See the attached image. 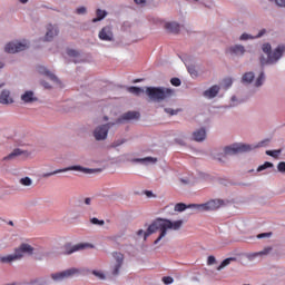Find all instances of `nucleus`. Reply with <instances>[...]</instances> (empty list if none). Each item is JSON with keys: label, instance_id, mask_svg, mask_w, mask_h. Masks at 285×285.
Returning <instances> with one entry per match:
<instances>
[{"label": "nucleus", "instance_id": "obj_1", "mask_svg": "<svg viewBox=\"0 0 285 285\" xmlns=\"http://www.w3.org/2000/svg\"><path fill=\"white\" fill-rule=\"evenodd\" d=\"M183 226V220H168L164 218H157L151 224H149L147 232H144L142 229H139L136 235L141 236L144 234V239H147V237H150V235L160 232L157 239L154 240V245H158L161 239L166 236V233L168 229L171 230H178Z\"/></svg>", "mask_w": 285, "mask_h": 285}, {"label": "nucleus", "instance_id": "obj_2", "mask_svg": "<svg viewBox=\"0 0 285 285\" xmlns=\"http://www.w3.org/2000/svg\"><path fill=\"white\" fill-rule=\"evenodd\" d=\"M263 51L264 53H267V59L265 58H261V65H273V63H277L278 60H281V58L283 57V53H285V46L284 45H279L277 48H275L274 51H272V45L269 43H265L263 45Z\"/></svg>", "mask_w": 285, "mask_h": 285}, {"label": "nucleus", "instance_id": "obj_3", "mask_svg": "<svg viewBox=\"0 0 285 285\" xmlns=\"http://www.w3.org/2000/svg\"><path fill=\"white\" fill-rule=\"evenodd\" d=\"M145 94H147L151 101H164L166 98L171 97L174 95V91L169 88L148 87L145 90Z\"/></svg>", "mask_w": 285, "mask_h": 285}, {"label": "nucleus", "instance_id": "obj_4", "mask_svg": "<svg viewBox=\"0 0 285 285\" xmlns=\"http://www.w3.org/2000/svg\"><path fill=\"white\" fill-rule=\"evenodd\" d=\"M266 141H261L258 145L234 144L224 148L225 155H237L240 153L253 151L255 148H262Z\"/></svg>", "mask_w": 285, "mask_h": 285}, {"label": "nucleus", "instance_id": "obj_5", "mask_svg": "<svg viewBox=\"0 0 285 285\" xmlns=\"http://www.w3.org/2000/svg\"><path fill=\"white\" fill-rule=\"evenodd\" d=\"M33 252V247L30 246L29 244H21L20 248L16 249V253L10 254L8 256L4 257H0V263L2 264H11L16 261H19L23 257L24 253H29L32 254Z\"/></svg>", "mask_w": 285, "mask_h": 285}, {"label": "nucleus", "instance_id": "obj_6", "mask_svg": "<svg viewBox=\"0 0 285 285\" xmlns=\"http://www.w3.org/2000/svg\"><path fill=\"white\" fill-rule=\"evenodd\" d=\"M224 206V200L214 199L203 204H189V207H194L198 213L215 212Z\"/></svg>", "mask_w": 285, "mask_h": 285}, {"label": "nucleus", "instance_id": "obj_7", "mask_svg": "<svg viewBox=\"0 0 285 285\" xmlns=\"http://www.w3.org/2000/svg\"><path fill=\"white\" fill-rule=\"evenodd\" d=\"M111 256L115 258V264H111L110 273L112 276L117 277L120 273V268H122L125 256L119 252H112Z\"/></svg>", "mask_w": 285, "mask_h": 285}, {"label": "nucleus", "instance_id": "obj_8", "mask_svg": "<svg viewBox=\"0 0 285 285\" xmlns=\"http://www.w3.org/2000/svg\"><path fill=\"white\" fill-rule=\"evenodd\" d=\"M29 48V42L27 40L17 41V42H9L4 47V52L7 53H19L24 51Z\"/></svg>", "mask_w": 285, "mask_h": 285}, {"label": "nucleus", "instance_id": "obj_9", "mask_svg": "<svg viewBox=\"0 0 285 285\" xmlns=\"http://www.w3.org/2000/svg\"><path fill=\"white\" fill-rule=\"evenodd\" d=\"M79 274H80L79 268L71 267V268H69L65 272L51 274V278H52V281L60 282V281H65V279L70 278V277L78 276Z\"/></svg>", "mask_w": 285, "mask_h": 285}, {"label": "nucleus", "instance_id": "obj_10", "mask_svg": "<svg viewBox=\"0 0 285 285\" xmlns=\"http://www.w3.org/2000/svg\"><path fill=\"white\" fill-rule=\"evenodd\" d=\"M67 171H80V173H85V174H90L92 171V169L83 168L82 166H70L65 169H56L52 173H45L42 175V177L50 178L53 175L67 173Z\"/></svg>", "mask_w": 285, "mask_h": 285}, {"label": "nucleus", "instance_id": "obj_11", "mask_svg": "<svg viewBox=\"0 0 285 285\" xmlns=\"http://www.w3.org/2000/svg\"><path fill=\"white\" fill-rule=\"evenodd\" d=\"M114 122H108L107 125H101L97 127L94 131V137L97 139V141L105 140L107 138V135L109 132V129L114 126Z\"/></svg>", "mask_w": 285, "mask_h": 285}, {"label": "nucleus", "instance_id": "obj_12", "mask_svg": "<svg viewBox=\"0 0 285 285\" xmlns=\"http://www.w3.org/2000/svg\"><path fill=\"white\" fill-rule=\"evenodd\" d=\"M98 38L101 41H106V42H111L115 40L114 37V31L111 30L110 26H107L105 28L101 29V31H99L98 33Z\"/></svg>", "mask_w": 285, "mask_h": 285}, {"label": "nucleus", "instance_id": "obj_13", "mask_svg": "<svg viewBox=\"0 0 285 285\" xmlns=\"http://www.w3.org/2000/svg\"><path fill=\"white\" fill-rule=\"evenodd\" d=\"M91 247L89 244H77V245H70L66 244L65 245V255H72L76 252L83 250L85 248Z\"/></svg>", "mask_w": 285, "mask_h": 285}, {"label": "nucleus", "instance_id": "obj_14", "mask_svg": "<svg viewBox=\"0 0 285 285\" xmlns=\"http://www.w3.org/2000/svg\"><path fill=\"white\" fill-rule=\"evenodd\" d=\"M139 118V112L138 111H128L119 119H117L116 124H122L124 121H129V120H137Z\"/></svg>", "mask_w": 285, "mask_h": 285}, {"label": "nucleus", "instance_id": "obj_15", "mask_svg": "<svg viewBox=\"0 0 285 285\" xmlns=\"http://www.w3.org/2000/svg\"><path fill=\"white\" fill-rule=\"evenodd\" d=\"M57 36H59V29L56 26L48 24L47 35L45 36V40L51 41Z\"/></svg>", "mask_w": 285, "mask_h": 285}, {"label": "nucleus", "instance_id": "obj_16", "mask_svg": "<svg viewBox=\"0 0 285 285\" xmlns=\"http://www.w3.org/2000/svg\"><path fill=\"white\" fill-rule=\"evenodd\" d=\"M219 90H220L219 86L218 85H214L209 89L204 91L203 96H205L207 99H213V98L217 97Z\"/></svg>", "mask_w": 285, "mask_h": 285}, {"label": "nucleus", "instance_id": "obj_17", "mask_svg": "<svg viewBox=\"0 0 285 285\" xmlns=\"http://www.w3.org/2000/svg\"><path fill=\"white\" fill-rule=\"evenodd\" d=\"M13 102H14V100L11 98L10 91L3 90L2 94H0V104L10 105Z\"/></svg>", "mask_w": 285, "mask_h": 285}, {"label": "nucleus", "instance_id": "obj_18", "mask_svg": "<svg viewBox=\"0 0 285 285\" xmlns=\"http://www.w3.org/2000/svg\"><path fill=\"white\" fill-rule=\"evenodd\" d=\"M21 101H24V104H32L38 101V98L35 97L33 91H26L24 95H21Z\"/></svg>", "mask_w": 285, "mask_h": 285}, {"label": "nucleus", "instance_id": "obj_19", "mask_svg": "<svg viewBox=\"0 0 285 285\" xmlns=\"http://www.w3.org/2000/svg\"><path fill=\"white\" fill-rule=\"evenodd\" d=\"M272 252V247H265L264 250L257 252V253H252L247 255V258L250 261L262 257V256H267Z\"/></svg>", "mask_w": 285, "mask_h": 285}, {"label": "nucleus", "instance_id": "obj_20", "mask_svg": "<svg viewBox=\"0 0 285 285\" xmlns=\"http://www.w3.org/2000/svg\"><path fill=\"white\" fill-rule=\"evenodd\" d=\"M38 72L42 73L45 76H47L49 79H51V81H58V78L56 77L55 73H52L51 71H49L46 67L43 66H39L38 67Z\"/></svg>", "mask_w": 285, "mask_h": 285}, {"label": "nucleus", "instance_id": "obj_21", "mask_svg": "<svg viewBox=\"0 0 285 285\" xmlns=\"http://www.w3.org/2000/svg\"><path fill=\"white\" fill-rule=\"evenodd\" d=\"M206 138V130L205 129H198L193 132V139L194 141H204Z\"/></svg>", "mask_w": 285, "mask_h": 285}, {"label": "nucleus", "instance_id": "obj_22", "mask_svg": "<svg viewBox=\"0 0 285 285\" xmlns=\"http://www.w3.org/2000/svg\"><path fill=\"white\" fill-rule=\"evenodd\" d=\"M165 29L169 33H178L179 31V23L176 22H166L165 23Z\"/></svg>", "mask_w": 285, "mask_h": 285}, {"label": "nucleus", "instance_id": "obj_23", "mask_svg": "<svg viewBox=\"0 0 285 285\" xmlns=\"http://www.w3.org/2000/svg\"><path fill=\"white\" fill-rule=\"evenodd\" d=\"M229 52L236 56H243L245 53V47L240 45H236L229 48Z\"/></svg>", "mask_w": 285, "mask_h": 285}, {"label": "nucleus", "instance_id": "obj_24", "mask_svg": "<svg viewBox=\"0 0 285 285\" xmlns=\"http://www.w3.org/2000/svg\"><path fill=\"white\" fill-rule=\"evenodd\" d=\"M190 205H186L185 203H177L175 205V212L176 213H183L184 210H187L188 208H195V207H189Z\"/></svg>", "mask_w": 285, "mask_h": 285}, {"label": "nucleus", "instance_id": "obj_25", "mask_svg": "<svg viewBox=\"0 0 285 285\" xmlns=\"http://www.w3.org/2000/svg\"><path fill=\"white\" fill-rule=\"evenodd\" d=\"M107 17V12L105 10H97V18L92 19V23H97L99 21H101L102 19H105Z\"/></svg>", "mask_w": 285, "mask_h": 285}, {"label": "nucleus", "instance_id": "obj_26", "mask_svg": "<svg viewBox=\"0 0 285 285\" xmlns=\"http://www.w3.org/2000/svg\"><path fill=\"white\" fill-rule=\"evenodd\" d=\"M254 72H246L245 75H243L242 81L243 83H252L254 81Z\"/></svg>", "mask_w": 285, "mask_h": 285}, {"label": "nucleus", "instance_id": "obj_27", "mask_svg": "<svg viewBox=\"0 0 285 285\" xmlns=\"http://www.w3.org/2000/svg\"><path fill=\"white\" fill-rule=\"evenodd\" d=\"M23 153L21 151V149H13V151L11 154H9L7 157L3 158L4 161L7 160H12L16 157H19L20 155H22Z\"/></svg>", "mask_w": 285, "mask_h": 285}, {"label": "nucleus", "instance_id": "obj_28", "mask_svg": "<svg viewBox=\"0 0 285 285\" xmlns=\"http://www.w3.org/2000/svg\"><path fill=\"white\" fill-rule=\"evenodd\" d=\"M236 257H228L226 259L223 261V263H220V265L218 266L217 271H222L224 267H227L228 265L232 264V262H235Z\"/></svg>", "mask_w": 285, "mask_h": 285}, {"label": "nucleus", "instance_id": "obj_29", "mask_svg": "<svg viewBox=\"0 0 285 285\" xmlns=\"http://www.w3.org/2000/svg\"><path fill=\"white\" fill-rule=\"evenodd\" d=\"M128 92L135 96H140L141 94H144V90L138 87H130L128 88Z\"/></svg>", "mask_w": 285, "mask_h": 285}, {"label": "nucleus", "instance_id": "obj_30", "mask_svg": "<svg viewBox=\"0 0 285 285\" xmlns=\"http://www.w3.org/2000/svg\"><path fill=\"white\" fill-rule=\"evenodd\" d=\"M265 154L268 155V156H271V157H273V158H275V159H277L278 156L282 154V149H277V150H267Z\"/></svg>", "mask_w": 285, "mask_h": 285}, {"label": "nucleus", "instance_id": "obj_31", "mask_svg": "<svg viewBox=\"0 0 285 285\" xmlns=\"http://www.w3.org/2000/svg\"><path fill=\"white\" fill-rule=\"evenodd\" d=\"M20 184L21 186H26V187L32 186V179H30V177L21 178Z\"/></svg>", "mask_w": 285, "mask_h": 285}, {"label": "nucleus", "instance_id": "obj_32", "mask_svg": "<svg viewBox=\"0 0 285 285\" xmlns=\"http://www.w3.org/2000/svg\"><path fill=\"white\" fill-rule=\"evenodd\" d=\"M273 167H274L273 163H268V161L264 163V165L258 167V173H262V171L266 170L267 168H273Z\"/></svg>", "mask_w": 285, "mask_h": 285}, {"label": "nucleus", "instance_id": "obj_33", "mask_svg": "<svg viewBox=\"0 0 285 285\" xmlns=\"http://www.w3.org/2000/svg\"><path fill=\"white\" fill-rule=\"evenodd\" d=\"M264 79H265L264 72H261L258 79H256V88H259L263 86Z\"/></svg>", "mask_w": 285, "mask_h": 285}, {"label": "nucleus", "instance_id": "obj_34", "mask_svg": "<svg viewBox=\"0 0 285 285\" xmlns=\"http://www.w3.org/2000/svg\"><path fill=\"white\" fill-rule=\"evenodd\" d=\"M90 224L98 225V226H105V220H99L97 217H94L90 219Z\"/></svg>", "mask_w": 285, "mask_h": 285}, {"label": "nucleus", "instance_id": "obj_35", "mask_svg": "<svg viewBox=\"0 0 285 285\" xmlns=\"http://www.w3.org/2000/svg\"><path fill=\"white\" fill-rule=\"evenodd\" d=\"M187 70H188V73H189L191 77H197V70H196V67H195V66H188V67H187Z\"/></svg>", "mask_w": 285, "mask_h": 285}, {"label": "nucleus", "instance_id": "obj_36", "mask_svg": "<svg viewBox=\"0 0 285 285\" xmlns=\"http://www.w3.org/2000/svg\"><path fill=\"white\" fill-rule=\"evenodd\" d=\"M92 274H94L95 277H98L101 281L106 279V275L102 272L94 271Z\"/></svg>", "mask_w": 285, "mask_h": 285}, {"label": "nucleus", "instance_id": "obj_37", "mask_svg": "<svg viewBox=\"0 0 285 285\" xmlns=\"http://www.w3.org/2000/svg\"><path fill=\"white\" fill-rule=\"evenodd\" d=\"M161 282H163V284H165V285H169V284H173V283H174V278L170 277V276H166V277H163V278H161Z\"/></svg>", "mask_w": 285, "mask_h": 285}, {"label": "nucleus", "instance_id": "obj_38", "mask_svg": "<svg viewBox=\"0 0 285 285\" xmlns=\"http://www.w3.org/2000/svg\"><path fill=\"white\" fill-rule=\"evenodd\" d=\"M179 111H180L179 109L174 110L173 108H165V112H166L167 115H170V116H175V115H177Z\"/></svg>", "mask_w": 285, "mask_h": 285}, {"label": "nucleus", "instance_id": "obj_39", "mask_svg": "<svg viewBox=\"0 0 285 285\" xmlns=\"http://www.w3.org/2000/svg\"><path fill=\"white\" fill-rule=\"evenodd\" d=\"M170 83L174 87H179V86H181V80H179V78H173V79H170Z\"/></svg>", "mask_w": 285, "mask_h": 285}, {"label": "nucleus", "instance_id": "obj_40", "mask_svg": "<svg viewBox=\"0 0 285 285\" xmlns=\"http://www.w3.org/2000/svg\"><path fill=\"white\" fill-rule=\"evenodd\" d=\"M232 85H233L232 78H225V79H224V87H225V89L230 88Z\"/></svg>", "mask_w": 285, "mask_h": 285}, {"label": "nucleus", "instance_id": "obj_41", "mask_svg": "<svg viewBox=\"0 0 285 285\" xmlns=\"http://www.w3.org/2000/svg\"><path fill=\"white\" fill-rule=\"evenodd\" d=\"M277 170L278 173L285 174V161L278 163Z\"/></svg>", "mask_w": 285, "mask_h": 285}, {"label": "nucleus", "instance_id": "obj_42", "mask_svg": "<svg viewBox=\"0 0 285 285\" xmlns=\"http://www.w3.org/2000/svg\"><path fill=\"white\" fill-rule=\"evenodd\" d=\"M216 258L214 256L207 257V265L212 266L216 263Z\"/></svg>", "mask_w": 285, "mask_h": 285}, {"label": "nucleus", "instance_id": "obj_43", "mask_svg": "<svg viewBox=\"0 0 285 285\" xmlns=\"http://www.w3.org/2000/svg\"><path fill=\"white\" fill-rule=\"evenodd\" d=\"M67 55H68V57H78L79 53H78V51L70 49L67 51Z\"/></svg>", "mask_w": 285, "mask_h": 285}, {"label": "nucleus", "instance_id": "obj_44", "mask_svg": "<svg viewBox=\"0 0 285 285\" xmlns=\"http://www.w3.org/2000/svg\"><path fill=\"white\" fill-rule=\"evenodd\" d=\"M267 237H272V233L258 234V236H257L258 239H263V238H267Z\"/></svg>", "mask_w": 285, "mask_h": 285}, {"label": "nucleus", "instance_id": "obj_45", "mask_svg": "<svg viewBox=\"0 0 285 285\" xmlns=\"http://www.w3.org/2000/svg\"><path fill=\"white\" fill-rule=\"evenodd\" d=\"M77 14H83L87 12V9L85 7L77 8L76 10Z\"/></svg>", "mask_w": 285, "mask_h": 285}, {"label": "nucleus", "instance_id": "obj_46", "mask_svg": "<svg viewBox=\"0 0 285 285\" xmlns=\"http://www.w3.org/2000/svg\"><path fill=\"white\" fill-rule=\"evenodd\" d=\"M249 39H254V37H250L248 33H243L240 36V40H249Z\"/></svg>", "mask_w": 285, "mask_h": 285}, {"label": "nucleus", "instance_id": "obj_47", "mask_svg": "<svg viewBox=\"0 0 285 285\" xmlns=\"http://www.w3.org/2000/svg\"><path fill=\"white\" fill-rule=\"evenodd\" d=\"M275 4L278 7L285 8V0H275Z\"/></svg>", "mask_w": 285, "mask_h": 285}, {"label": "nucleus", "instance_id": "obj_48", "mask_svg": "<svg viewBox=\"0 0 285 285\" xmlns=\"http://www.w3.org/2000/svg\"><path fill=\"white\" fill-rule=\"evenodd\" d=\"M140 161H153V163H156L157 159L156 158H151V157H147L145 159H140Z\"/></svg>", "mask_w": 285, "mask_h": 285}, {"label": "nucleus", "instance_id": "obj_49", "mask_svg": "<svg viewBox=\"0 0 285 285\" xmlns=\"http://www.w3.org/2000/svg\"><path fill=\"white\" fill-rule=\"evenodd\" d=\"M145 196H147V198H151L155 197V195H153V193L150 190H145Z\"/></svg>", "mask_w": 285, "mask_h": 285}, {"label": "nucleus", "instance_id": "obj_50", "mask_svg": "<svg viewBox=\"0 0 285 285\" xmlns=\"http://www.w3.org/2000/svg\"><path fill=\"white\" fill-rule=\"evenodd\" d=\"M85 205H86V206H90V205H91V198L86 197V198H85Z\"/></svg>", "mask_w": 285, "mask_h": 285}, {"label": "nucleus", "instance_id": "obj_51", "mask_svg": "<svg viewBox=\"0 0 285 285\" xmlns=\"http://www.w3.org/2000/svg\"><path fill=\"white\" fill-rule=\"evenodd\" d=\"M30 285H43V283H41V282H39V281H33V282H31Z\"/></svg>", "mask_w": 285, "mask_h": 285}, {"label": "nucleus", "instance_id": "obj_52", "mask_svg": "<svg viewBox=\"0 0 285 285\" xmlns=\"http://www.w3.org/2000/svg\"><path fill=\"white\" fill-rule=\"evenodd\" d=\"M264 33H266V30H261V32L258 33V36H256V38H261L264 36Z\"/></svg>", "mask_w": 285, "mask_h": 285}, {"label": "nucleus", "instance_id": "obj_53", "mask_svg": "<svg viewBox=\"0 0 285 285\" xmlns=\"http://www.w3.org/2000/svg\"><path fill=\"white\" fill-rule=\"evenodd\" d=\"M134 2H135L136 4H142V3H145V0H134Z\"/></svg>", "mask_w": 285, "mask_h": 285}, {"label": "nucleus", "instance_id": "obj_54", "mask_svg": "<svg viewBox=\"0 0 285 285\" xmlns=\"http://www.w3.org/2000/svg\"><path fill=\"white\" fill-rule=\"evenodd\" d=\"M43 87L47 88V89H51V86L47 82H43Z\"/></svg>", "mask_w": 285, "mask_h": 285}, {"label": "nucleus", "instance_id": "obj_55", "mask_svg": "<svg viewBox=\"0 0 285 285\" xmlns=\"http://www.w3.org/2000/svg\"><path fill=\"white\" fill-rule=\"evenodd\" d=\"M20 3L24 4V3H28L29 0H19Z\"/></svg>", "mask_w": 285, "mask_h": 285}, {"label": "nucleus", "instance_id": "obj_56", "mask_svg": "<svg viewBox=\"0 0 285 285\" xmlns=\"http://www.w3.org/2000/svg\"><path fill=\"white\" fill-rule=\"evenodd\" d=\"M119 145H122V142H119V144H116V142H115V144H112V147L116 148V147H118Z\"/></svg>", "mask_w": 285, "mask_h": 285}, {"label": "nucleus", "instance_id": "obj_57", "mask_svg": "<svg viewBox=\"0 0 285 285\" xmlns=\"http://www.w3.org/2000/svg\"><path fill=\"white\" fill-rule=\"evenodd\" d=\"M3 68V63H2V61H0V69H2Z\"/></svg>", "mask_w": 285, "mask_h": 285}, {"label": "nucleus", "instance_id": "obj_58", "mask_svg": "<svg viewBox=\"0 0 285 285\" xmlns=\"http://www.w3.org/2000/svg\"><path fill=\"white\" fill-rule=\"evenodd\" d=\"M104 120L108 121V120H109V118H108V117H104Z\"/></svg>", "mask_w": 285, "mask_h": 285}, {"label": "nucleus", "instance_id": "obj_59", "mask_svg": "<svg viewBox=\"0 0 285 285\" xmlns=\"http://www.w3.org/2000/svg\"><path fill=\"white\" fill-rule=\"evenodd\" d=\"M7 285H17L16 283L7 284Z\"/></svg>", "mask_w": 285, "mask_h": 285}, {"label": "nucleus", "instance_id": "obj_60", "mask_svg": "<svg viewBox=\"0 0 285 285\" xmlns=\"http://www.w3.org/2000/svg\"><path fill=\"white\" fill-rule=\"evenodd\" d=\"M9 225H11V226H12V225H13V224H12V222H9Z\"/></svg>", "mask_w": 285, "mask_h": 285}, {"label": "nucleus", "instance_id": "obj_61", "mask_svg": "<svg viewBox=\"0 0 285 285\" xmlns=\"http://www.w3.org/2000/svg\"><path fill=\"white\" fill-rule=\"evenodd\" d=\"M3 87V85H0V88H2Z\"/></svg>", "mask_w": 285, "mask_h": 285}, {"label": "nucleus", "instance_id": "obj_62", "mask_svg": "<svg viewBox=\"0 0 285 285\" xmlns=\"http://www.w3.org/2000/svg\"><path fill=\"white\" fill-rule=\"evenodd\" d=\"M233 101H235V97H233Z\"/></svg>", "mask_w": 285, "mask_h": 285}]
</instances>
